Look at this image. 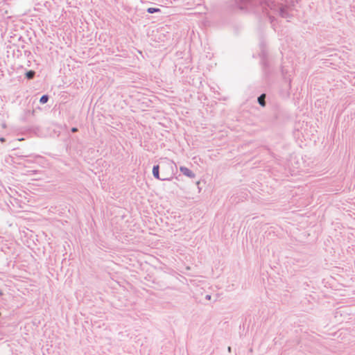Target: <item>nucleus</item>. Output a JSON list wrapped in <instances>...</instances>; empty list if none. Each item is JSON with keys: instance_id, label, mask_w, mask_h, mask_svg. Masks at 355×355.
I'll return each instance as SVG.
<instances>
[{"instance_id": "nucleus-1", "label": "nucleus", "mask_w": 355, "mask_h": 355, "mask_svg": "<svg viewBox=\"0 0 355 355\" xmlns=\"http://www.w3.org/2000/svg\"><path fill=\"white\" fill-rule=\"evenodd\" d=\"M293 162H294L295 164V166H293V168H295L297 170L296 171L293 170L290 168V176H295V175H298L300 173L299 168H300V164L298 159H297L296 155H293L292 154V155H290V164H293V163H292Z\"/></svg>"}, {"instance_id": "nucleus-2", "label": "nucleus", "mask_w": 355, "mask_h": 355, "mask_svg": "<svg viewBox=\"0 0 355 355\" xmlns=\"http://www.w3.org/2000/svg\"><path fill=\"white\" fill-rule=\"evenodd\" d=\"M180 171L185 175L188 176V177H190V178H193L194 177V174L193 173L189 170L188 168L187 167H184V166H181L180 167Z\"/></svg>"}, {"instance_id": "nucleus-3", "label": "nucleus", "mask_w": 355, "mask_h": 355, "mask_svg": "<svg viewBox=\"0 0 355 355\" xmlns=\"http://www.w3.org/2000/svg\"><path fill=\"white\" fill-rule=\"evenodd\" d=\"M265 98L266 95L263 94H261L258 98V102L262 107H264L266 105Z\"/></svg>"}, {"instance_id": "nucleus-4", "label": "nucleus", "mask_w": 355, "mask_h": 355, "mask_svg": "<svg viewBox=\"0 0 355 355\" xmlns=\"http://www.w3.org/2000/svg\"><path fill=\"white\" fill-rule=\"evenodd\" d=\"M153 173L155 178L157 179H159V166H155L153 168Z\"/></svg>"}, {"instance_id": "nucleus-5", "label": "nucleus", "mask_w": 355, "mask_h": 355, "mask_svg": "<svg viewBox=\"0 0 355 355\" xmlns=\"http://www.w3.org/2000/svg\"><path fill=\"white\" fill-rule=\"evenodd\" d=\"M35 76V72L33 71H28L26 73V76L27 77V78L28 79H31L34 77Z\"/></svg>"}, {"instance_id": "nucleus-6", "label": "nucleus", "mask_w": 355, "mask_h": 355, "mask_svg": "<svg viewBox=\"0 0 355 355\" xmlns=\"http://www.w3.org/2000/svg\"><path fill=\"white\" fill-rule=\"evenodd\" d=\"M48 96L46 95H44L40 98V101L41 103H46L48 101Z\"/></svg>"}, {"instance_id": "nucleus-7", "label": "nucleus", "mask_w": 355, "mask_h": 355, "mask_svg": "<svg viewBox=\"0 0 355 355\" xmlns=\"http://www.w3.org/2000/svg\"><path fill=\"white\" fill-rule=\"evenodd\" d=\"M159 8H149L148 9V12L149 13H154V12H159Z\"/></svg>"}, {"instance_id": "nucleus-8", "label": "nucleus", "mask_w": 355, "mask_h": 355, "mask_svg": "<svg viewBox=\"0 0 355 355\" xmlns=\"http://www.w3.org/2000/svg\"><path fill=\"white\" fill-rule=\"evenodd\" d=\"M289 193H290V196H292V197H293L295 195H296V192L294 190H290Z\"/></svg>"}, {"instance_id": "nucleus-9", "label": "nucleus", "mask_w": 355, "mask_h": 355, "mask_svg": "<svg viewBox=\"0 0 355 355\" xmlns=\"http://www.w3.org/2000/svg\"><path fill=\"white\" fill-rule=\"evenodd\" d=\"M293 0H290V10L291 9V7L293 6Z\"/></svg>"}, {"instance_id": "nucleus-10", "label": "nucleus", "mask_w": 355, "mask_h": 355, "mask_svg": "<svg viewBox=\"0 0 355 355\" xmlns=\"http://www.w3.org/2000/svg\"><path fill=\"white\" fill-rule=\"evenodd\" d=\"M71 131H72L73 132H76V131H77V128H73L71 129Z\"/></svg>"}]
</instances>
